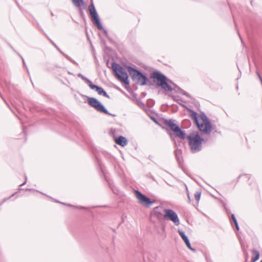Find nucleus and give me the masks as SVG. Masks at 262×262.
Listing matches in <instances>:
<instances>
[{
  "label": "nucleus",
  "instance_id": "4468645a",
  "mask_svg": "<svg viewBox=\"0 0 262 262\" xmlns=\"http://www.w3.org/2000/svg\"><path fill=\"white\" fill-rule=\"evenodd\" d=\"M94 90H95L99 95H102L107 98H110V96L102 88L97 85Z\"/></svg>",
  "mask_w": 262,
  "mask_h": 262
},
{
  "label": "nucleus",
  "instance_id": "b1692460",
  "mask_svg": "<svg viewBox=\"0 0 262 262\" xmlns=\"http://www.w3.org/2000/svg\"><path fill=\"white\" fill-rule=\"evenodd\" d=\"M78 76L79 77H80L84 81H85L86 80V79L88 78L86 77H85L84 76H83L82 74H81V73H79L78 74Z\"/></svg>",
  "mask_w": 262,
  "mask_h": 262
},
{
  "label": "nucleus",
  "instance_id": "dca6fc26",
  "mask_svg": "<svg viewBox=\"0 0 262 262\" xmlns=\"http://www.w3.org/2000/svg\"><path fill=\"white\" fill-rule=\"evenodd\" d=\"M62 55H63L68 60L70 61L71 62H72L74 64H75L76 65H78L77 62H76L75 60H73L70 56H69L68 55L64 53H63L61 50L59 51Z\"/></svg>",
  "mask_w": 262,
  "mask_h": 262
},
{
  "label": "nucleus",
  "instance_id": "2f4dec72",
  "mask_svg": "<svg viewBox=\"0 0 262 262\" xmlns=\"http://www.w3.org/2000/svg\"><path fill=\"white\" fill-rule=\"evenodd\" d=\"M74 207H75V208H83V207H76V206H74Z\"/></svg>",
  "mask_w": 262,
  "mask_h": 262
},
{
  "label": "nucleus",
  "instance_id": "423d86ee",
  "mask_svg": "<svg viewBox=\"0 0 262 262\" xmlns=\"http://www.w3.org/2000/svg\"><path fill=\"white\" fill-rule=\"evenodd\" d=\"M189 144L193 151H197L200 149L202 141L200 137L197 133H192L188 137Z\"/></svg>",
  "mask_w": 262,
  "mask_h": 262
},
{
  "label": "nucleus",
  "instance_id": "aec40b11",
  "mask_svg": "<svg viewBox=\"0 0 262 262\" xmlns=\"http://www.w3.org/2000/svg\"><path fill=\"white\" fill-rule=\"evenodd\" d=\"M253 254L254 255V257L252 258V262H255L259 258V253L256 251H254Z\"/></svg>",
  "mask_w": 262,
  "mask_h": 262
},
{
  "label": "nucleus",
  "instance_id": "a878e982",
  "mask_svg": "<svg viewBox=\"0 0 262 262\" xmlns=\"http://www.w3.org/2000/svg\"><path fill=\"white\" fill-rule=\"evenodd\" d=\"M25 180H24V182L23 184H20V186H24L25 184H26V183H27V176H25Z\"/></svg>",
  "mask_w": 262,
  "mask_h": 262
},
{
  "label": "nucleus",
  "instance_id": "f03ea898",
  "mask_svg": "<svg viewBox=\"0 0 262 262\" xmlns=\"http://www.w3.org/2000/svg\"><path fill=\"white\" fill-rule=\"evenodd\" d=\"M191 117L194 120L199 129L203 132L208 133L211 130V125L206 117L204 114L197 116L195 113L191 114Z\"/></svg>",
  "mask_w": 262,
  "mask_h": 262
},
{
  "label": "nucleus",
  "instance_id": "7c9ffc66",
  "mask_svg": "<svg viewBox=\"0 0 262 262\" xmlns=\"http://www.w3.org/2000/svg\"><path fill=\"white\" fill-rule=\"evenodd\" d=\"M26 190L31 191V190H34L32 189L28 188V189H27Z\"/></svg>",
  "mask_w": 262,
  "mask_h": 262
},
{
  "label": "nucleus",
  "instance_id": "6e6552de",
  "mask_svg": "<svg viewBox=\"0 0 262 262\" xmlns=\"http://www.w3.org/2000/svg\"><path fill=\"white\" fill-rule=\"evenodd\" d=\"M135 196L138 202L145 207L150 206L154 202V201H150L149 198L137 190L135 191Z\"/></svg>",
  "mask_w": 262,
  "mask_h": 262
},
{
  "label": "nucleus",
  "instance_id": "ddd939ff",
  "mask_svg": "<svg viewBox=\"0 0 262 262\" xmlns=\"http://www.w3.org/2000/svg\"><path fill=\"white\" fill-rule=\"evenodd\" d=\"M178 232H179V234L180 235V236H181L183 240L184 241V242H185L186 246L189 249H190L191 250H193V249L191 247V245L189 243V239H188V237H187V236L185 234V233L181 230H179Z\"/></svg>",
  "mask_w": 262,
  "mask_h": 262
},
{
  "label": "nucleus",
  "instance_id": "f257e3e1",
  "mask_svg": "<svg viewBox=\"0 0 262 262\" xmlns=\"http://www.w3.org/2000/svg\"><path fill=\"white\" fill-rule=\"evenodd\" d=\"M112 69L117 78L124 84V88L129 92V82L128 79V76L125 70L115 62H112Z\"/></svg>",
  "mask_w": 262,
  "mask_h": 262
},
{
  "label": "nucleus",
  "instance_id": "393cba45",
  "mask_svg": "<svg viewBox=\"0 0 262 262\" xmlns=\"http://www.w3.org/2000/svg\"><path fill=\"white\" fill-rule=\"evenodd\" d=\"M109 185H110V187L112 189L113 191L114 192V193H117V191H116V190L114 189V187L112 185V184L109 183Z\"/></svg>",
  "mask_w": 262,
  "mask_h": 262
},
{
  "label": "nucleus",
  "instance_id": "f3484780",
  "mask_svg": "<svg viewBox=\"0 0 262 262\" xmlns=\"http://www.w3.org/2000/svg\"><path fill=\"white\" fill-rule=\"evenodd\" d=\"M62 55H63L68 60L70 61L71 62H72L74 64H75L76 65H78L77 62H76L75 60H73L70 56H69L68 55L64 53H63L61 50L59 51Z\"/></svg>",
  "mask_w": 262,
  "mask_h": 262
},
{
  "label": "nucleus",
  "instance_id": "9b49d317",
  "mask_svg": "<svg viewBox=\"0 0 262 262\" xmlns=\"http://www.w3.org/2000/svg\"><path fill=\"white\" fill-rule=\"evenodd\" d=\"M115 142L122 147L126 146L128 143V141L125 137L121 136H119L114 140Z\"/></svg>",
  "mask_w": 262,
  "mask_h": 262
},
{
  "label": "nucleus",
  "instance_id": "a211bd4d",
  "mask_svg": "<svg viewBox=\"0 0 262 262\" xmlns=\"http://www.w3.org/2000/svg\"><path fill=\"white\" fill-rule=\"evenodd\" d=\"M84 81L85 82V83H86L89 85L90 88L92 90H94L95 88H96V86H97V85L93 84L92 81L88 78H87L86 80Z\"/></svg>",
  "mask_w": 262,
  "mask_h": 262
},
{
  "label": "nucleus",
  "instance_id": "c85d7f7f",
  "mask_svg": "<svg viewBox=\"0 0 262 262\" xmlns=\"http://www.w3.org/2000/svg\"><path fill=\"white\" fill-rule=\"evenodd\" d=\"M128 71L129 72V75H131V66H129L128 67Z\"/></svg>",
  "mask_w": 262,
  "mask_h": 262
},
{
  "label": "nucleus",
  "instance_id": "7ed1b4c3",
  "mask_svg": "<svg viewBox=\"0 0 262 262\" xmlns=\"http://www.w3.org/2000/svg\"><path fill=\"white\" fill-rule=\"evenodd\" d=\"M89 10L90 11V15L91 16L92 20L95 26L99 30H103L104 33L106 35V36H108L107 31L104 29L100 22V18L97 12V11L95 8V6L93 4H91L89 6Z\"/></svg>",
  "mask_w": 262,
  "mask_h": 262
},
{
  "label": "nucleus",
  "instance_id": "5701e85b",
  "mask_svg": "<svg viewBox=\"0 0 262 262\" xmlns=\"http://www.w3.org/2000/svg\"><path fill=\"white\" fill-rule=\"evenodd\" d=\"M17 54L20 57V58H21L22 60H23V64L24 66L25 67L27 72L29 73V70H28V68L27 67V66H26V62L24 59V58H23L22 56H20V55H19L18 53H17Z\"/></svg>",
  "mask_w": 262,
  "mask_h": 262
},
{
  "label": "nucleus",
  "instance_id": "6ab92c4d",
  "mask_svg": "<svg viewBox=\"0 0 262 262\" xmlns=\"http://www.w3.org/2000/svg\"><path fill=\"white\" fill-rule=\"evenodd\" d=\"M84 81L85 82V83H86L89 85L90 88L92 90H94L95 88H96V86H97V85L93 84L92 81L88 78H87L86 80Z\"/></svg>",
  "mask_w": 262,
  "mask_h": 262
},
{
  "label": "nucleus",
  "instance_id": "cd10ccee",
  "mask_svg": "<svg viewBox=\"0 0 262 262\" xmlns=\"http://www.w3.org/2000/svg\"><path fill=\"white\" fill-rule=\"evenodd\" d=\"M232 218L235 224H236L237 221H236V220L233 214L232 215Z\"/></svg>",
  "mask_w": 262,
  "mask_h": 262
},
{
  "label": "nucleus",
  "instance_id": "4be33fe9",
  "mask_svg": "<svg viewBox=\"0 0 262 262\" xmlns=\"http://www.w3.org/2000/svg\"><path fill=\"white\" fill-rule=\"evenodd\" d=\"M17 192H15L13 194H12L9 198H5L3 201L0 203V206L2 205L4 203H5L6 201L10 199L11 197L13 196L14 195L16 194Z\"/></svg>",
  "mask_w": 262,
  "mask_h": 262
},
{
  "label": "nucleus",
  "instance_id": "c9c22d12",
  "mask_svg": "<svg viewBox=\"0 0 262 262\" xmlns=\"http://www.w3.org/2000/svg\"><path fill=\"white\" fill-rule=\"evenodd\" d=\"M57 50L58 51H59V50H60V49L59 48H58Z\"/></svg>",
  "mask_w": 262,
  "mask_h": 262
},
{
  "label": "nucleus",
  "instance_id": "bb28decb",
  "mask_svg": "<svg viewBox=\"0 0 262 262\" xmlns=\"http://www.w3.org/2000/svg\"><path fill=\"white\" fill-rule=\"evenodd\" d=\"M47 37L48 38V39L50 41V42L52 43V44L55 47L56 46V45L54 42V41L51 40L50 38H49V37L46 35Z\"/></svg>",
  "mask_w": 262,
  "mask_h": 262
},
{
  "label": "nucleus",
  "instance_id": "c756f323",
  "mask_svg": "<svg viewBox=\"0 0 262 262\" xmlns=\"http://www.w3.org/2000/svg\"><path fill=\"white\" fill-rule=\"evenodd\" d=\"M235 226H236V229H237V230H238L239 227H238V225H237V223L236 222V224H235Z\"/></svg>",
  "mask_w": 262,
  "mask_h": 262
},
{
  "label": "nucleus",
  "instance_id": "412c9836",
  "mask_svg": "<svg viewBox=\"0 0 262 262\" xmlns=\"http://www.w3.org/2000/svg\"><path fill=\"white\" fill-rule=\"evenodd\" d=\"M194 196H195V200L198 202L200 199V197H201V192L198 191V192H196L195 193V195H194Z\"/></svg>",
  "mask_w": 262,
  "mask_h": 262
},
{
  "label": "nucleus",
  "instance_id": "2eb2a0df",
  "mask_svg": "<svg viewBox=\"0 0 262 262\" xmlns=\"http://www.w3.org/2000/svg\"><path fill=\"white\" fill-rule=\"evenodd\" d=\"M74 5L76 7H80L84 4L83 0H72Z\"/></svg>",
  "mask_w": 262,
  "mask_h": 262
},
{
  "label": "nucleus",
  "instance_id": "9d476101",
  "mask_svg": "<svg viewBox=\"0 0 262 262\" xmlns=\"http://www.w3.org/2000/svg\"><path fill=\"white\" fill-rule=\"evenodd\" d=\"M132 79L140 85L146 83V78L139 71L132 68Z\"/></svg>",
  "mask_w": 262,
  "mask_h": 262
},
{
  "label": "nucleus",
  "instance_id": "f8f14e48",
  "mask_svg": "<svg viewBox=\"0 0 262 262\" xmlns=\"http://www.w3.org/2000/svg\"><path fill=\"white\" fill-rule=\"evenodd\" d=\"M110 135L113 138L114 140L119 136H121L122 130L120 128H112L109 132Z\"/></svg>",
  "mask_w": 262,
  "mask_h": 262
},
{
  "label": "nucleus",
  "instance_id": "f704fd0d",
  "mask_svg": "<svg viewBox=\"0 0 262 262\" xmlns=\"http://www.w3.org/2000/svg\"><path fill=\"white\" fill-rule=\"evenodd\" d=\"M67 206H72L71 205H70V204H67Z\"/></svg>",
  "mask_w": 262,
  "mask_h": 262
},
{
  "label": "nucleus",
  "instance_id": "0eeeda50",
  "mask_svg": "<svg viewBox=\"0 0 262 262\" xmlns=\"http://www.w3.org/2000/svg\"><path fill=\"white\" fill-rule=\"evenodd\" d=\"M164 217L172 222L176 226L180 224V221L177 214L172 210L165 209L164 210Z\"/></svg>",
  "mask_w": 262,
  "mask_h": 262
},
{
  "label": "nucleus",
  "instance_id": "1a4fd4ad",
  "mask_svg": "<svg viewBox=\"0 0 262 262\" xmlns=\"http://www.w3.org/2000/svg\"><path fill=\"white\" fill-rule=\"evenodd\" d=\"M166 123L170 127L171 130H173L177 136L181 139L185 138V133L181 130L179 127L174 123L173 121H166Z\"/></svg>",
  "mask_w": 262,
  "mask_h": 262
},
{
  "label": "nucleus",
  "instance_id": "20e7f679",
  "mask_svg": "<svg viewBox=\"0 0 262 262\" xmlns=\"http://www.w3.org/2000/svg\"><path fill=\"white\" fill-rule=\"evenodd\" d=\"M88 103L90 106L100 113H104L113 117L116 116V115L109 113L104 106L95 98L88 97Z\"/></svg>",
  "mask_w": 262,
  "mask_h": 262
},
{
  "label": "nucleus",
  "instance_id": "39448f33",
  "mask_svg": "<svg viewBox=\"0 0 262 262\" xmlns=\"http://www.w3.org/2000/svg\"><path fill=\"white\" fill-rule=\"evenodd\" d=\"M151 78L157 83V84L161 86L166 91H171V87L166 82V78L165 76L159 72H155L151 75Z\"/></svg>",
  "mask_w": 262,
  "mask_h": 262
},
{
  "label": "nucleus",
  "instance_id": "473e14b6",
  "mask_svg": "<svg viewBox=\"0 0 262 262\" xmlns=\"http://www.w3.org/2000/svg\"><path fill=\"white\" fill-rule=\"evenodd\" d=\"M51 14L52 16L54 15V14H53V13L52 11H51Z\"/></svg>",
  "mask_w": 262,
  "mask_h": 262
},
{
  "label": "nucleus",
  "instance_id": "72a5a7b5",
  "mask_svg": "<svg viewBox=\"0 0 262 262\" xmlns=\"http://www.w3.org/2000/svg\"><path fill=\"white\" fill-rule=\"evenodd\" d=\"M55 47L56 48V49H57L58 48H58V47L57 45H56Z\"/></svg>",
  "mask_w": 262,
  "mask_h": 262
}]
</instances>
